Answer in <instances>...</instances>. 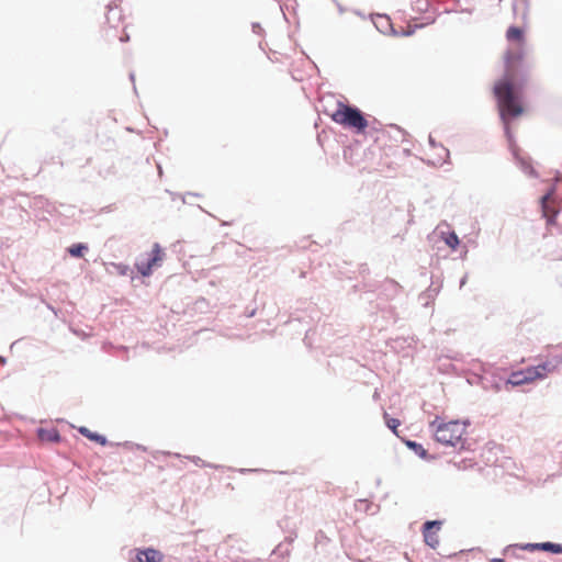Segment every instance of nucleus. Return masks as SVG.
<instances>
[{"instance_id": "obj_5", "label": "nucleus", "mask_w": 562, "mask_h": 562, "mask_svg": "<svg viewBox=\"0 0 562 562\" xmlns=\"http://www.w3.org/2000/svg\"><path fill=\"white\" fill-rule=\"evenodd\" d=\"M165 256L166 254L159 246V244H154L153 249L148 255V258L136 263L137 271L143 277L150 276L153 273L154 268L160 267L162 265Z\"/></svg>"}, {"instance_id": "obj_12", "label": "nucleus", "mask_w": 562, "mask_h": 562, "mask_svg": "<svg viewBox=\"0 0 562 562\" xmlns=\"http://www.w3.org/2000/svg\"><path fill=\"white\" fill-rule=\"evenodd\" d=\"M533 549L542 550V551H549L552 553H562V546L559 543H552V542H542V543H536L531 544Z\"/></svg>"}, {"instance_id": "obj_6", "label": "nucleus", "mask_w": 562, "mask_h": 562, "mask_svg": "<svg viewBox=\"0 0 562 562\" xmlns=\"http://www.w3.org/2000/svg\"><path fill=\"white\" fill-rule=\"evenodd\" d=\"M539 380V375L532 366L524 370L513 372L507 380V384L519 386L524 384H530Z\"/></svg>"}, {"instance_id": "obj_15", "label": "nucleus", "mask_w": 562, "mask_h": 562, "mask_svg": "<svg viewBox=\"0 0 562 562\" xmlns=\"http://www.w3.org/2000/svg\"><path fill=\"white\" fill-rule=\"evenodd\" d=\"M386 426L396 434L397 427L401 425V422L396 418L389 417L387 414L384 415Z\"/></svg>"}, {"instance_id": "obj_16", "label": "nucleus", "mask_w": 562, "mask_h": 562, "mask_svg": "<svg viewBox=\"0 0 562 562\" xmlns=\"http://www.w3.org/2000/svg\"><path fill=\"white\" fill-rule=\"evenodd\" d=\"M406 445H407V447H409L411 449H413L414 451H416L420 456H425L426 454V451L424 450L422 445H419V443H417L415 441H409V440L406 441Z\"/></svg>"}, {"instance_id": "obj_17", "label": "nucleus", "mask_w": 562, "mask_h": 562, "mask_svg": "<svg viewBox=\"0 0 562 562\" xmlns=\"http://www.w3.org/2000/svg\"><path fill=\"white\" fill-rule=\"evenodd\" d=\"M492 562H505L503 559H494Z\"/></svg>"}, {"instance_id": "obj_14", "label": "nucleus", "mask_w": 562, "mask_h": 562, "mask_svg": "<svg viewBox=\"0 0 562 562\" xmlns=\"http://www.w3.org/2000/svg\"><path fill=\"white\" fill-rule=\"evenodd\" d=\"M87 250V246L83 244H75L69 247L68 251L72 257H82L83 252Z\"/></svg>"}, {"instance_id": "obj_10", "label": "nucleus", "mask_w": 562, "mask_h": 562, "mask_svg": "<svg viewBox=\"0 0 562 562\" xmlns=\"http://www.w3.org/2000/svg\"><path fill=\"white\" fill-rule=\"evenodd\" d=\"M38 438L42 441H46V442H57V441H59L60 436H59V432L54 428H50V429L41 428L38 430Z\"/></svg>"}, {"instance_id": "obj_11", "label": "nucleus", "mask_w": 562, "mask_h": 562, "mask_svg": "<svg viewBox=\"0 0 562 562\" xmlns=\"http://www.w3.org/2000/svg\"><path fill=\"white\" fill-rule=\"evenodd\" d=\"M79 431H80L81 435H83L88 439H90L92 441H95V442H98L101 446H105L106 442H108V440H106V438L104 436L95 434V432H92L91 430H89L86 427H81L79 429Z\"/></svg>"}, {"instance_id": "obj_7", "label": "nucleus", "mask_w": 562, "mask_h": 562, "mask_svg": "<svg viewBox=\"0 0 562 562\" xmlns=\"http://www.w3.org/2000/svg\"><path fill=\"white\" fill-rule=\"evenodd\" d=\"M441 521L430 520L424 524L423 535L425 542L432 549L439 546V531L441 529Z\"/></svg>"}, {"instance_id": "obj_2", "label": "nucleus", "mask_w": 562, "mask_h": 562, "mask_svg": "<svg viewBox=\"0 0 562 562\" xmlns=\"http://www.w3.org/2000/svg\"><path fill=\"white\" fill-rule=\"evenodd\" d=\"M467 426V423L461 420L443 422L439 417L430 423L436 441L452 447L463 442Z\"/></svg>"}, {"instance_id": "obj_13", "label": "nucleus", "mask_w": 562, "mask_h": 562, "mask_svg": "<svg viewBox=\"0 0 562 562\" xmlns=\"http://www.w3.org/2000/svg\"><path fill=\"white\" fill-rule=\"evenodd\" d=\"M442 238L448 247L456 250L459 245V238L454 232L442 234Z\"/></svg>"}, {"instance_id": "obj_9", "label": "nucleus", "mask_w": 562, "mask_h": 562, "mask_svg": "<svg viewBox=\"0 0 562 562\" xmlns=\"http://www.w3.org/2000/svg\"><path fill=\"white\" fill-rule=\"evenodd\" d=\"M136 558L138 562H160L162 560V554L156 549L148 548L139 550Z\"/></svg>"}, {"instance_id": "obj_1", "label": "nucleus", "mask_w": 562, "mask_h": 562, "mask_svg": "<svg viewBox=\"0 0 562 562\" xmlns=\"http://www.w3.org/2000/svg\"><path fill=\"white\" fill-rule=\"evenodd\" d=\"M506 38L516 43L517 47L509 48L505 53L504 75L495 82L493 92L497 100L501 119L508 128L510 121L524 113L519 91L528 80V72L524 64V30L518 26L508 27Z\"/></svg>"}, {"instance_id": "obj_4", "label": "nucleus", "mask_w": 562, "mask_h": 562, "mask_svg": "<svg viewBox=\"0 0 562 562\" xmlns=\"http://www.w3.org/2000/svg\"><path fill=\"white\" fill-rule=\"evenodd\" d=\"M562 364V348H553L549 351L546 360L541 363L533 366L539 379L544 380L550 374L555 372Z\"/></svg>"}, {"instance_id": "obj_3", "label": "nucleus", "mask_w": 562, "mask_h": 562, "mask_svg": "<svg viewBox=\"0 0 562 562\" xmlns=\"http://www.w3.org/2000/svg\"><path fill=\"white\" fill-rule=\"evenodd\" d=\"M331 120L349 130L360 134L366 131L369 123L362 112L353 106L346 103L338 102L336 109L330 114Z\"/></svg>"}, {"instance_id": "obj_8", "label": "nucleus", "mask_w": 562, "mask_h": 562, "mask_svg": "<svg viewBox=\"0 0 562 562\" xmlns=\"http://www.w3.org/2000/svg\"><path fill=\"white\" fill-rule=\"evenodd\" d=\"M552 191L547 193L541 199V209L542 214L547 218L549 224H553L558 214V210L555 209L554 201L552 199Z\"/></svg>"}]
</instances>
